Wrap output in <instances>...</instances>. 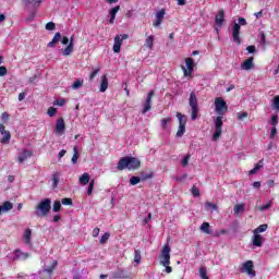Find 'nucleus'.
I'll list each match as a JSON object with an SVG mask.
<instances>
[{
  "label": "nucleus",
  "instance_id": "1",
  "mask_svg": "<svg viewBox=\"0 0 279 279\" xmlns=\"http://www.w3.org/2000/svg\"><path fill=\"white\" fill-rule=\"evenodd\" d=\"M141 168V160L136 157H122L117 166L118 171H123L124 169H129L130 171H135V169Z\"/></svg>",
  "mask_w": 279,
  "mask_h": 279
},
{
  "label": "nucleus",
  "instance_id": "2",
  "mask_svg": "<svg viewBox=\"0 0 279 279\" xmlns=\"http://www.w3.org/2000/svg\"><path fill=\"white\" fill-rule=\"evenodd\" d=\"M36 216L37 217H47L51 213V198L41 199L36 206Z\"/></svg>",
  "mask_w": 279,
  "mask_h": 279
},
{
  "label": "nucleus",
  "instance_id": "3",
  "mask_svg": "<svg viewBox=\"0 0 279 279\" xmlns=\"http://www.w3.org/2000/svg\"><path fill=\"white\" fill-rule=\"evenodd\" d=\"M189 106L191 108V119L195 121L199 116V102L197 101V94L195 92L190 93Z\"/></svg>",
  "mask_w": 279,
  "mask_h": 279
},
{
  "label": "nucleus",
  "instance_id": "4",
  "mask_svg": "<svg viewBox=\"0 0 279 279\" xmlns=\"http://www.w3.org/2000/svg\"><path fill=\"white\" fill-rule=\"evenodd\" d=\"M241 25H247V20H245V17H239L238 24L235 23L232 27L233 43L238 46L241 45Z\"/></svg>",
  "mask_w": 279,
  "mask_h": 279
},
{
  "label": "nucleus",
  "instance_id": "5",
  "mask_svg": "<svg viewBox=\"0 0 279 279\" xmlns=\"http://www.w3.org/2000/svg\"><path fill=\"white\" fill-rule=\"evenodd\" d=\"M159 257H160V264L162 266L171 265V246H169V244H166L162 247L159 254Z\"/></svg>",
  "mask_w": 279,
  "mask_h": 279
},
{
  "label": "nucleus",
  "instance_id": "6",
  "mask_svg": "<svg viewBox=\"0 0 279 279\" xmlns=\"http://www.w3.org/2000/svg\"><path fill=\"white\" fill-rule=\"evenodd\" d=\"M214 125H215V132H214L213 140L217 141L221 137V132L223 128V116H218L215 119Z\"/></svg>",
  "mask_w": 279,
  "mask_h": 279
},
{
  "label": "nucleus",
  "instance_id": "7",
  "mask_svg": "<svg viewBox=\"0 0 279 279\" xmlns=\"http://www.w3.org/2000/svg\"><path fill=\"white\" fill-rule=\"evenodd\" d=\"M215 106H216L217 114L223 116L226 114V112H228V104L226 102V100H223V98L221 97L216 98Z\"/></svg>",
  "mask_w": 279,
  "mask_h": 279
},
{
  "label": "nucleus",
  "instance_id": "8",
  "mask_svg": "<svg viewBox=\"0 0 279 279\" xmlns=\"http://www.w3.org/2000/svg\"><path fill=\"white\" fill-rule=\"evenodd\" d=\"M185 66L182 65V71L184 73L185 77H191L193 75V69L195 66V61L193 60V58H186L185 59Z\"/></svg>",
  "mask_w": 279,
  "mask_h": 279
},
{
  "label": "nucleus",
  "instance_id": "9",
  "mask_svg": "<svg viewBox=\"0 0 279 279\" xmlns=\"http://www.w3.org/2000/svg\"><path fill=\"white\" fill-rule=\"evenodd\" d=\"M128 38H129L128 34L117 35L114 37V45H113L114 53H121V45H123V40H128Z\"/></svg>",
  "mask_w": 279,
  "mask_h": 279
},
{
  "label": "nucleus",
  "instance_id": "10",
  "mask_svg": "<svg viewBox=\"0 0 279 279\" xmlns=\"http://www.w3.org/2000/svg\"><path fill=\"white\" fill-rule=\"evenodd\" d=\"M0 134L2 135L0 143L2 145H8L12 138V134L10 133V131L5 130V125H3L2 123H0Z\"/></svg>",
  "mask_w": 279,
  "mask_h": 279
},
{
  "label": "nucleus",
  "instance_id": "11",
  "mask_svg": "<svg viewBox=\"0 0 279 279\" xmlns=\"http://www.w3.org/2000/svg\"><path fill=\"white\" fill-rule=\"evenodd\" d=\"M156 95V92L150 90L146 97V101L143 105L142 114H146L151 110V98Z\"/></svg>",
  "mask_w": 279,
  "mask_h": 279
},
{
  "label": "nucleus",
  "instance_id": "12",
  "mask_svg": "<svg viewBox=\"0 0 279 279\" xmlns=\"http://www.w3.org/2000/svg\"><path fill=\"white\" fill-rule=\"evenodd\" d=\"M242 272H246L248 276H256V270L254 269V262L247 260L243 264Z\"/></svg>",
  "mask_w": 279,
  "mask_h": 279
},
{
  "label": "nucleus",
  "instance_id": "13",
  "mask_svg": "<svg viewBox=\"0 0 279 279\" xmlns=\"http://www.w3.org/2000/svg\"><path fill=\"white\" fill-rule=\"evenodd\" d=\"M226 21V11L223 9H220L216 15L215 24L218 27H221Z\"/></svg>",
  "mask_w": 279,
  "mask_h": 279
},
{
  "label": "nucleus",
  "instance_id": "14",
  "mask_svg": "<svg viewBox=\"0 0 279 279\" xmlns=\"http://www.w3.org/2000/svg\"><path fill=\"white\" fill-rule=\"evenodd\" d=\"M29 253L22 252L20 248L14 250L13 260H27Z\"/></svg>",
  "mask_w": 279,
  "mask_h": 279
},
{
  "label": "nucleus",
  "instance_id": "15",
  "mask_svg": "<svg viewBox=\"0 0 279 279\" xmlns=\"http://www.w3.org/2000/svg\"><path fill=\"white\" fill-rule=\"evenodd\" d=\"M65 130H66V124L64 123V118H59L56 123L57 134H64Z\"/></svg>",
  "mask_w": 279,
  "mask_h": 279
},
{
  "label": "nucleus",
  "instance_id": "16",
  "mask_svg": "<svg viewBox=\"0 0 279 279\" xmlns=\"http://www.w3.org/2000/svg\"><path fill=\"white\" fill-rule=\"evenodd\" d=\"M165 14L166 10L161 9L160 11L157 12L156 14V21L154 22V27H159V25L162 24V21H165Z\"/></svg>",
  "mask_w": 279,
  "mask_h": 279
},
{
  "label": "nucleus",
  "instance_id": "17",
  "mask_svg": "<svg viewBox=\"0 0 279 279\" xmlns=\"http://www.w3.org/2000/svg\"><path fill=\"white\" fill-rule=\"evenodd\" d=\"M242 71H252L254 69V57H250L241 64Z\"/></svg>",
  "mask_w": 279,
  "mask_h": 279
},
{
  "label": "nucleus",
  "instance_id": "18",
  "mask_svg": "<svg viewBox=\"0 0 279 279\" xmlns=\"http://www.w3.org/2000/svg\"><path fill=\"white\" fill-rule=\"evenodd\" d=\"M253 245L254 247H263V243L265 242V238L260 235V233H253Z\"/></svg>",
  "mask_w": 279,
  "mask_h": 279
},
{
  "label": "nucleus",
  "instance_id": "19",
  "mask_svg": "<svg viewBox=\"0 0 279 279\" xmlns=\"http://www.w3.org/2000/svg\"><path fill=\"white\" fill-rule=\"evenodd\" d=\"M112 278H114V279H128V278H130V275L128 274V271H125L123 269H119V270L112 272Z\"/></svg>",
  "mask_w": 279,
  "mask_h": 279
},
{
  "label": "nucleus",
  "instance_id": "20",
  "mask_svg": "<svg viewBox=\"0 0 279 279\" xmlns=\"http://www.w3.org/2000/svg\"><path fill=\"white\" fill-rule=\"evenodd\" d=\"M155 41H156V37H154V35H148L147 36V34H146V39H145L144 47H147V49L153 50Z\"/></svg>",
  "mask_w": 279,
  "mask_h": 279
},
{
  "label": "nucleus",
  "instance_id": "21",
  "mask_svg": "<svg viewBox=\"0 0 279 279\" xmlns=\"http://www.w3.org/2000/svg\"><path fill=\"white\" fill-rule=\"evenodd\" d=\"M120 10H121L120 5H117V7H114L110 10V12H109V14H110L109 23H110V25L114 24V20L117 19V12H119Z\"/></svg>",
  "mask_w": 279,
  "mask_h": 279
},
{
  "label": "nucleus",
  "instance_id": "22",
  "mask_svg": "<svg viewBox=\"0 0 279 279\" xmlns=\"http://www.w3.org/2000/svg\"><path fill=\"white\" fill-rule=\"evenodd\" d=\"M32 156H34V154L32 153V150H24V151L17 157V162H25V160H27V158H32Z\"/></svg>",
  "mask_w": 279,
  "mask_h": 279
},
{
  "label": "nucleus",
  "instance_id": "23",
  "mask_svg": "<svg viewBox=\"0 0 279 279\" xmlns=\"http://www.w3.org/2000/svg\"><path fill=\"white\" fill-rule=\"evenodd\" d=\"M60 40H62V34L56 33L52 40L48 43L47 47H49L50 49H53V47H56V44L60 43Z\"/></svg>",
  "mask_w": 279,
  "mask_h": 279
},
{
  "label": "nucleus",
  "instance_id": "24",
  "mask_svg": "<svg viewBox=\"0 0 279 279\" xmlns=\"http://www.w3.org/2000/svg\"><path fill=\"white\" fill-rule=\"evenodd\" d=\"M108 90V75L104 74L100 82L99 92L106 93Z\"/></svg>",
  "mask_w": 279,
  "mask_h": 279
},
{
  "label": "nucleus",
  "instance_id": "25",
  "mask_svg": "<svg viewBox=\"0 0 279 279\" xmlns=\"http://www.w3.org/2000/svg\"><path fill=\"white\" fill-rule=\"evenodd\" d=\"M80 184H82L83 186H86V184H88V182H90V175H88V173H83L80 179H78Z\"/></svg>",
  "mask_w": 279,
  "mask_h": 279
},
{
  "label": "nucleus",
  "instance_id": "26",
  "mask_svg": "<svg viewBox=\"0 0 279 279\" xmlns=\"http://www.w3.org/2000/svg\"><path fill=\"white\" fill-rule=\"evenodd\" d=\"M24 240H25L26 245H32V229L25 230Z\"/></svg>",
  "mask_w": 279,
  "mask_h": 279
},
{
  "label": "nucleus",
  "instance_id": "27",
  "mask_svg": "<svg viewBox=\"0 0 279 279\" xmlns=\"http://www.w3.org/2000/svg\"><path fill=\"white\" fill-rule=\"evenodd\" d=\"M260 169H263V160H259V162L256 163L255 167L248 171V173H250V175H254V174L258 173V171H260Z\"/></svg>",
  "mask_w": 279,
  "mask_h": 279
},
{
  "label": "nucleus",
  "instance_id": "28",
  "mask_svg": "<svg viewBox=\"0 0 279 279\" xmlns=\"http://www.w3.org/2000/svg\"><path fill=\"white\" fill-rule=\"evenodd\" d=\"M58 267V260H53L51 266L44 269V274H48V276H51L53 274V269Z\"/></svg>",
  "mask_w": 279,
  "mask_h": 279
},
{
  "label": "nucleus",
  "instance_id": "29",
  "mask_svg": "<svg viewBox=\"0 0 279 279\" xmlns=\"http://www.w3.org/2000/svg\"><path fill=\"white\" fill-rule=\"evenodd\" d=\"M73 156H72V165H77V160H80V150L77 149V146L73 147Z\"/></svg>",
  "mask_w": 279,
  "mask_h": 279
},
{
  "label": "nucleus",
  "instance_id": "30",
  "mask_svg": "<svg viewBox=\"0 0 279 279\" xmlns=\"http://www.w3.org/2000/svg\"><path fill=\"white\" fill-rule=\"evenodd\" d=\"M268 228L269 226H267V223L260 225L255 230H253V234H260L262 232H267Z\"/></svg>",
  "mask_w": 279,
  "mask_h": 279
},
{
  "label": "nucleus",
  "instance_id": "31",
  "mask_svg": "<svg viewBox=\"0 0 279 279\" xmlns=\"http://www.w3.org/2000/svg\"><path fill=\"white\" fill-rule=\"evenodd\" d=\"M243 210H245V204H243V203L236 204L233 207L234 215H239V213H243Z\"/></svg>",
  "mask_w": 279,
  "mask_h": 279
},
{
  "label": "nucleus",
  "instance_id": "32",
  "mask_svg": "<svg viewBox=\"0 0 279 279\" xmlns=\"http://www.w3.org/2000/svg\"><path fill=\"white\" fill-rule=\"evenodd\" d=\"M199 229H201V231L204 232L205 234H210V223H208V222H203Z\"/></svg>",
  "mask_w": 279,
  "mask_h": 279
},
{
  "label": "nucleus",
  "instance_id": "33",
  "mask_svg": "<svg viewBox=\"0 0 279 279\" xmlns=\"http://www.w3.org/2000/svg\"><path fill=\"white\" fill-rule=\"evenodd\" d=\"M184 132H186V125H179V129L177 131V137L182 138V136H184Z\"/></svg>",
  "mask_w": 279,
  "mask_h": 279
},
{
  "label": "nucleus",
  "instance_id": "34",
  "mask_svg": "<svg viewBox=\"0 0 279 279\" xmlns=\"http://www.w3.org/2000/svg\"><path fill=\"white\" fill-rule=\"evenodd\" d=\"M177 118L179 119V125H186V116L177 112Z\"/></svg>",
  "mask_w": 279,
  "mask_h": 279
},
{
  "label": "nucleus",
  "instance_id": "35",
  "mask_svg": "<svg viewBox=\"0 0 279 279\" xmlns=\"http://www.w3.org/2000/svg\"><path fill=\"white\" fill-rule=\"evenodd\" d=\"M73 51V44H69L65 49L62 50V56H71V52Z\"/></svg>",
  "mask_w": 279,
  "mask_h": 279
},
{
  "label": "nucleus",
  "instance_id": "36",
  "mask_svg": "<svg viewBox=\"0 0 279 279\" xmlns=\"http://www.w3.org/2000/svg\"><path fill=\"white\" fill-rule=\"evenodd\" d=\"M61 208H62V203L60 201H54L52 205L53 213H60Z\"/></svg>",
  "mask_w": 279,
  "mask_h": 279
},
{
  "label": "nucleus",
  "instance_id": "37",
  "mask_svg": "<svg viewBox=\"0 0 279 279\" xmlns=\"http://www.w3.org/2000/svg\"><path fill=\"white\" fill-rule=\"evenodd\" d=\"M198 274H199V277H201L202 279H210V278L208 277V272H207V270H206V267L199 268Z\"/></svg>",
  "mask_w": 279,
  "mask_h": 279
},
{
  "label": "nucleus",
  "instance_id": "38",
  "mask_svg": "<svg viewBox=\"0 0 279 279\" xmlns=\"http://www.w3.org/2000/svg\"><path fill=\"white\" fill-rule=\"evenodd\" d=\"M141 250H135V254H134V263H136V265L141 264Z\"/></svg>",
  "mask_w": 279,
  "mask_h": 279
},
{
  "label": "nucleus",
  "instance_id": "39",
  "mask_svg": "<svg viewBox=\"0 0 279 279\" xmlns=\"http://www.w3.org/2000/svg\"><path fill=\"white\" fill-rule=\"evenodd\" d=\"M141 177H131L130 179V185L131 186H136L141 182Z\"/></svg>",
  "mask_w": 279,
  "mask_h": 279
},
{
  "label": "nucleus",
  "instance_id": "40",
  "mask_svg": "<svg viewBox=\"0 0 279 279\" xmlns=\"http://www.w3.org/2000/svg\"><path fill=\"white\" fill-rule=\"evenodd\" d=\"M171 117L161 119L160 125L162 130H167L168 123H170Z\"/></svg>",
  "mask_w": 279,
  "mask_h": 279
},
{
  "label": "nucleus",
  "instance_id": "41",
  "mask_svg": "<svg viewBox=\"0 0 279 279\" xmlns=\"http://www.w3.org/2000/svg\"><path fill=\"white\" fill-rule=\"evenodd\" d=\"M84 84V81L76 80L72 85L71 88L74 90H77V88H82V85Z\"/></svg>",
  "mask_w": 279,
  "mask_h": 279
},
{
  "label": "nucleus",
  "instance_id": "42",
  "mask_svg": "<svg viewBox=\"0 0 279 279\" xmlns=\"http://www.w3.org/2000/svg\"><path fill=\"white\" fill-rule=\"evenodd\" d=\"M272 108L279 112V96H275L272 99Z\"/></svg>",
  "mask_w": 279,
  "mask_h": 279
},
{
  "label": "nucleus",
  "instance_id": "43",
  "mask_svg": "<svg viewBox=\"0 0 279 279\" xmlns=\"http://www.w3.org/2000/svg\"><path fill=\"white\" fill-rule=\"evenodd\" d=\"M210 208L213 210H218L217 204H214V203H210V202L205 203V209L210 210Z\"/></svg>",
  "mask_w": 279,
  "mask_h": 279
},
{
  "label": "nucleus",
  "instance_id": "44",
  "mask_svg": "<svg viewBox=\"0 0 279 279\" xmlns=\"http://www.w3.org/2000/svg\"><path fill=\"white\" fill-rule=\"evenodd\" d=\"M271 204H274V202L270 201L266 205L257 207V209L259 210V213H263L265 210H268V208H271Z\"/></svg>",
  "mask_w": 279,
  "mask_h": 279
},
{
  "label": "nucleus",
  "instance_id": "45",
  "mask_svg": "<svg viewBox=\"0 0 279 279\" xmlns=\"http://www.w3.org/2000/svg\"><path fill=\"white\" fill-rule=\"evenodd\" d=\"M108 239H110V234L106 232L100 239V245H106V243H108Z\"/></svg>",
  "mask_w": 279,
  "mask_h": 279
},
{
  "label": "nucleus",
  "instance_id": "46",
  "mask_svg": "<svg viewBox=\"0 0 279 279\" xmlns=\"http://www.w3.org/2000/svg\"><path fill=\"white\" fill-rule=\"evenodd\" d=\"M190 160H191V154L185 155L184 158L181 161L182 167H187Z\"/></svg>",
  "mask_w": 279,
  "mask_h": 279
},
{
  "label": "nucleus",
  "instance_id": "47",
  "mask_svg": "<svg viewBox=\"0 0 279 279\" xmlns=\"http://www.w3.org/2000/svg\"><path fill=\"white\" fill-rule=\"evenodd\" d=\"M61 204H63V206H73V199L69 197L62 198Z\"/></svg>",
  "mask_w": 279,
  "mask_h": 279
},
{
  "label": "nucleus",
  "instance_id": "48",
  "mask_svg": "<svg viewBox=\"0 0 279 279\" xmlns=\"http://www.w3.org/2000/svg\"><path fill=\"white\" fill-rule=\"evenodd\" d=\"M247 117H248V113L245 111L236 113V118L239 121H243V119H247Z\"/></svg>",
  "mask_w": 279,
  "mask_h": 279
},
{
  "label": "nucleus",
  "instance_id": "49",
  "mask_svg": "<svg viewBox=\"0 0 279 279\" xmlns=\"http://www.w3.org/2000/svg\"><path fill=\"white\" fill-rule=\"evenodd\" d=\"M57 112H58V109H56V107H49L47 114L49 117H56Z\"/></svg>",
  "mask_w": 279,
  "mask_h": 279
},
{
  "label": "nucleus",
  "instance_id": "50",
  "mask_svg": "<svg viewBox=\"0 0 279 279\" xmlns=\"http://www.w3.org/2000/svg\"><path fill=\"white\" fill-rule=\"evenodd\" d=\"M100 69L97 68L96 70H94L90 74H89V81L93 82L95 80V77H97L98 73H99Z\"/></svg>",
  "mask_w": 279,
  "mask_h": 279
},
{
  "label": "nucleus",
  "instance_id": "51",
  "mask_svg": "<svg viewBox=\"0 0 279 279\" xmlns=\"http://www.w3.org/2000/svg\"><path fill=\"white\" fill-rule=\"evenodd\" d=\"M93 189H95V179H93L89 182V186H88V190H87V195H93Z\"/></svg>",
  "mask_w": 279,
  "mask_h": 279
},
{
  "label": "nucleus",
  "instance_id": "52",
  "mask_svg": "<svg viewBox=\"0 0 279 279\" xmlns=\"http://www.w3.org/2000/svg\"><path fill=\"white\" fill-rule=\"evenodd\" d=\"M46 29H47L48 32H53V29H56V23H53V22H48V23L46 24Z\"/></svg>",
  "mask_w": 279,
  "mask_h": 279
},
{
  "label": "nucleus",
  "instance_id": "53",
  "mask_svg": "<svg viewBox=\"0 0 279 279\" xmlns=\"http://www.w3.org/2000/svg\"><path fill=\"white\" fill-rule=\"evenodd\" d=\"M60 182V179L58 178V174L52 175V186L53 189L58 187V183Z\"/></svg>",
  "mask_w": 279,
  "mask_h": 279
},
{
  "label": "nucleus",
  "instance_id": "54",
  "mask_svg": "<svg viewBox=\"0 0 279 279\" xmlns=\"http://www.w3.org/2000/svg\"><path fill=\"white\" fill-rule=\"evenodd\" d=\"M151 178H154V173H147V174L142 173V177H141L142 182H145L146 180H151Z\"/></svg>",
  "mask_w": 279,
  "mask_h": 279
},
{
  "label": "nucleus",
  "instance_id": "55",
  "mask_svg": "<svg viewBox=\"0 0 279 279\" xmlns=\"http://www.w3.org/2000/svg\"><path fill=\"white\" fill-rule=\"evenodd\" d=\"M1 121L2 123H8V121H10V114L8 112H3L1 114Z\"/></svg>",
  "mask_w": 279,
  "mask_h": 279
},
{
  "label": "nucleus",
  "instance_id": "56",
  "mask_svg": "<svg viewBox=\"0 0 279 279\" xmlns=\"http://www.w3.org/2000/svg\"><path fill=\"white\" fill-rule=\"evenodd\" d=\"M191 193L194 197H199V189L195 187V185L192 186Z\"/></svg>",
  "mask_w": 279,
  "mask_h": 279
},
{
  "label": "nucleus",
  "instance_id": "57",
  "mask_svg": "<svg viewBox=\"0 0 279 279\" xmlns=\"http://www.w3.org/2000/svg\"><path fill=\"white\" fill-rule=\"evenodd\" d=\"M270 125H272V128H276V125H278V114L271 117Z\"/></svg>",
  "mask_w": 279,
  "mask_h": 279
},
{
  "label": "nucleus",
  "instance_id": "58",
  "mask_svg": "<svg viewBox=\"0 0 279 279\" xmlns=\"http://www.w3.org/2000/svg\"><path fill=\"white\" fill-rule=\"evenodd\" d=\"M65 104L66 100H64V98H60L54 101V106H64Z\"/></svg>",
  "mask_w": 279,
  "mask_h": 279
},
{
  "label": "nucleus",
  "instance_id": "59",
  "mask_svg": "<svg viewBox=\"0 0 279 279\" xmlns=\"http://www.w3.org/2000/svg\"><path fill=\"white\" fill-rule=\"evenodd\" d=\"M8 75V68L0 66V77Z\"/></svg>",
  "mask_w": 279,
  "mask_h": 279
},
{
  "label": "nucleus",
  "instance_id": "60",
  "mask_svg": "<svg viewBox=\"0 0 279 279\" xmlns=\"http://www.w3.org/2000/svg\"><path fill=\"white\" fill-rule=\"evenodd\" d=\"M101 232V229L95 228L92 232V236L97 238L99 236V233Z\"/></svg>",
  "mask_w": 279,
  "mask_h": 279
},
{
  "label": "nucleus",
  "instance_id": "61",
  "mask_svg": "<svg viewBox=\"0 0 279 279\" xmlns=\"http://www.w3.org/2000/svg\"><path fill=\"white\" fill-rule=\"evenodd\" d=\"M260 45L265 47L266 45V35L264 33H260Z\"/></svg>",
  "mask_w": 279,
  "mask_h": 279
},
{
  "label": "nucleus",
  "instance_id": "62",
  "mask_svg": "<svg viewBox=\"0 0 279 279\" xmlns=\"http://www.w3.org/2000/svg\"><path fill=\"white\" fill-rule=\"evenodd\" d=\"M246 51H248V53H256V46H248Z\"/></svg>",
  "mask_w": 279,
  "mask_h": 279
},
{
  "label": "nucleus",
  "instance_id": "63",
  "mask_svg": "<svg viewBox=\"0 0 279 279\" xmlns=\"http://www.w3.org/2000/svg\"><path fill=\"white\" fill-rule=\"evenodd\" d=\"M277 132H278V129H276V126H272L270 130V138H274L276 136Z\"/></svg>",
  "mask_w": 279,
  "mask_h": 279
},
{
  "label": "nucleus",
  "instance_id": "64",
  "mask_svg": "<svg viewBox=\"0 0 279 279\" xmlns=\"http://www.w3.org/2000/svg\"><path fill=\"white\" fill-rule=\"evenodd\" d=\"M61 45H69V37H61Z\"/></svg>",
  "mask_w": 279,
  "mask_h": 279
}]
</instances>
